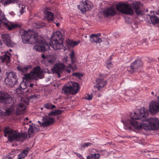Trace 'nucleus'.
<instances>
[{
	"mask_svg": "<svg viewBox=\"0 0 159 159\" xmlns=\"http://www.w3.org/2000/svg\"><path fill=\"white\" fill-rule=\"evenodd\" d=\"M43 110V107H41V111H42V110Z\"/></svg>",
	"mask_w": 159,
	"mask_h": 159,
	"instance_id": "680f3d73",
	"label": "nucleus"
},
{
	"mask_svg": "<svg viewBox=\"0 0 159 159\" xmlns=\"http://www.w3.org/2000/svg\"><path fill=\"white\" fill-rule=\"evenodd\" d=\"M25 85V83L23 82L20 84V87H19L18 88L16 89V92L17 94H20L22 93V92L26 88L25 87V88H23L22 87V86L23 85Z\"/></svg>",
	"mask_w": 159,
	"mask_h": 159,
	"instance_id": "2f4dec72",
	"label": "nucleus"
},
{
	"mask_svg": "<svg viewBox=\"0 0 159 159\" xmlns=\"http://www.w3.org/2000/svg\"><path fill=\"white\" fill-rule=\"evenodd\" d=\"M20 33L23 43H34L37 44L34 46V48L37 51L44 52L49 49L51 47L55 50L63 49L65 51L66 48H64L63 41L64 39L63 35L59 31L54 33L52 35V40L49 44H48L45 41L41 39L38 40V37L34 32L30 30H20Z\"/></svg>",
	"mask_w": 159,
	"mask_h": 159,
	"instance_id": "f257e3e1",
	"label": "nucleus"
},
{
	"mask_svg": "<svg viewBox=\"0 0 159 159\" xmlns=\"http://www.w3.org/2000/svg\"><path fill=\"white\" fill-rule=\"evenodd\" d=\"M31 122V120H30V121H29V123H30Z\"/></svg>",
	"mask_w": 159,
	"mask_h": 159,
	"instance_id": "0e129e2a",
	"label": "nucleus"
},
{
	"mask_svg": "<svg viewBox=\"0 0 159 159\" xmlns=\"http://www.w3.org/2000/svg\"><path fill=\"white\" fill-rule=\"evenodd\" d=\"M19 13L17 14V15H18L19 16H20L21 15L24 13V11H19Z\"/></svg>",
	"mask_w": 159,
	"mask_h": 159,
	"instance_id": "49530a36",
	"label": "nucleus"
},
{
	"mask_svg": "<svg viewBox=\"0 0 159 159\" xmlns=\"http://www.w3.org/2000/svg\"><path fill=\"white\" fill-rule=\"evenodd\" d=\"M85 38H86V37H87V36H85Z\"/></svg>",
	"mask_w": 159,
	"mask_h": 159,
	"instance_id": "69168bd1",
	"label": "nucleus"
},
{
	"mask_svg": "<svg viewBox=\"0 0 159 159\" xmlns=\"http://www.w3.org/2000/svg\"><path fill=\"white\" fill-rule=\"evenodd\" d=\"M136 15L142 16L143 14V11H134Z\"/></svg>",
	"mask_w": 159,
	"mask_h": 159,
	"instance_id": "37998d69",
	"label": "nucleus"
},
{
	"mask_svg": "<svg viewBox=\"0 0 159 159\" xmlns=\"http://www.w3.org/2000/svg\"><path fill=\"white\" fill-rule=\"evenodd\" d=\"M54 60L50 56L47 57V58L42 60V62L44 63L46 66H48L54 63Z\"/></svg>",
	"mask_w": 159,
	"mask_h": 159,
	"instance_id": "412c9836",
	"label": "nucleus"
},
{
	"mask_svg": "<svg viewBox=\"0 0 159 159\" xmlns=\"http://www.w3.org/2000/svg\"><path fill=\"white\" fill-rule=\"evenodd\" d=\"M149 111L153 114H156L159 112V102L152 101L149 104Z\"/></svg>",
	"mask_w": 159,
	"mask_h": 159,
	"instance_id": "2eb2a0df",
	"label": "nucleus"
},
{
	"mask_svg": "<svg viewBox=\"0 0 159 159\" xmlns=\"http://www.w3.org/2000/svg\"><path fill=\"white\" fill-rule=\"evenodd\" d=\"M39 129L34 126L30 125L28 129L29 135L30 138L33 136V134L38 131Z\"/></svg>",
	"mask_w": 159,
	"mask_h": 159,
	"instance_id": "393cba45",
	"label": "nucleus"
},
{
	"mask_svg": "<svg viewBox=\"0 0 159 159\" xmlns=\"http://www.w3.org/2000/svg\"><path fill=\"white\" fill-rule=\"evenodd\" d=\"M14 110V107L13 105L6 107V109H5V115L6 116H9L12 114L13 113Z\"/></svg>",
	"mask_w": 159,
	"mask_h": 159,
	"instance_id": "c85d7f7f",
	"label": "nucleus"
},
{
	"mask_svg": "<svg viewBox=\"0 0 159 159\" xmlns=\"http://www.w3.org/2000/svg\"><path fill=\"white\" fill-rule=\"evenodd\" d=\"M100 157V155L98 153L91 154L87 157V159H99Z\"/></svg>",
	"mask_w": 159,
	"mask_h": 159,
	"instance_id": "473e14b6",
	"label": "nucleus"
},
{
	"mask_svg": "<svg viewBox=\"0 0 159 159\" xmlns=\"http://www.w3.org/2000/svg\"><path fill=\"white\" fill-rule=\"evenodd\" d=\"M159 14V11H157V12L156 11H151L150 14L149 15V16L150 21L153 25L159 24V19L156 16V15Z\"/></svg>",
	"mask_w": 159,
	"mask_h": 159,
	"instance_id": "dca6fc26",
	"label": "nucleus"
},
{
	"mask_svg": "<svg viewBox=\"0 0 159 159\" xmlns=\"http://www.w3.org/2000/svg\"><path fill=\"white\" fill-rule=\"evenodd\" d=\"M27 137V134L26 132L18 133L9 135L8 136V141L12 142L13 141H22Z\"/></svg>",
	"mask_w": 159,
	"mask_h": 159,
	"instance_id": "6e6552de",
	"label": "nucleus"
},
{
	"mask_svg": "<svg viewBox=\"0 0 159 159\" xmlns=\"http://www.w3.org/2000/svg\"><path fill=\"white\" fill-rule=\"evenodd\" d=\"M18 7H19V9H20V10H24V9L25 8V5L21 4H18Z\"/></svg>",
	"mask_w": 159,
	"mask_h": 159,
	"instance_id": "c03bdc74",
	"label": "nucleus"
},
{
	"mask_svg": "<svg viewBox=\"0 0 159 159\" xmlns=\"http://www.w3.org/2000/svg\"><path fill=\"white\" fill-rule=\"evenodd\" d=\"M2 39L8 47L12 46V42L11 40V37L9 34H3L2 35Z\"/></svg>",
	"mask_w": 159,
	"mask_h": 159,
	"instance_id": "a211bd4d",
	"label": "nucleus"
},
{
	"mask_svg": "<svg viewBox=\"0 0 159 159\" xmlns=\"http://www.w3.org/2000/svg\"><path fill=\"white\" fill-rule=\"evenodd\" d=\"M96 82V87L98 91L100 90L101 89L105 86L107 83V81H104L101 78L97 79Z\"/></svg>",
	"mask_w": 159,
	"mask_h": 159,
	"instance_id": "aec40b11",
	"label": "nucleus"
},
{
	"mask_svg": "<svg viewBox=\"0 0 159 159\" xmlns=\"http://www.w3.org/2000/svg\"><path fill=\"white\" fill-rule=\"evenodd\" d=\"M142 62L140 60H135L128 68V70L130 72L140 70L142 66Z\"/></svg>",
	"mask_w": 159,
	"mask_h": 159,
	"instance_id": "9b49d317",
	"label": "nucleus"
},
{
	"mask_svg": "<svg viewBox=\"0 0 159 159\" xmlns=\"http://www.w3.org/2000/svg\"><path fill=\"white\" fill-rule=\"evenodd\" d=\"M38 95L37 94L31 95L28 96V98L29 99L36 100L38 98Z\"/></svg>",
	"mask_w": 159,
	"mask_h": 159,
	"instance_id": "58836bf2",
	"label": "nucleus"
},
{
	"mask_svg": "<svg viewBox=\"0 0 159 159\" xmlns=\"http://www.w3.org/2000/svg\"><path fill=\"white\" fill-rule=\"evenodd\" d=\"M14 130L13 129L11 128L10 127H5L3 130L4 133V136L5 137L7 136V134L9 135H12L14 133Z\"/></svg>",
	"mask_w": 159,
	"mask_h": 159,
	"instance_id": "cd10ccee",
	"label": "nucleus"
},
{
	"mask_svg": "<svg viewBox=\"0 0 159 159\" xmlns=\"http://www.w3.org/2000/svg\"><path fill=\"white\" fill-rule=\"evenodd\" d=\"M122 14L127 15H133L134 14V11H119Z\"/></svg>",
	"mask_w": 159,
	"mask_h": 159,
	"instance_id": "e433bc0d",
	"label": "nucleus"
},
{
	"mask_svg": "<svg viewBox=\"0 0 159 159\" xmlns=\"http://www.w3.org/2000/svg\"><path fill=\"white\" fill-rule=\"evenodd\" d=\"M100 36L101 34L100 33L97 34H91L90 36V41L92 43H99L102 41L101 39L98 37Z\"/></svg>",
	"mask_w": 159,
	"mask_h": 159,
	"instance_id": "6ab92c4d",
	"label": "nucleus"
},
{
	"mask_svg": "<svg viewBox=\"0 0 159 159\" xmlns=\"http://www.w3.org/2000/svg\"><path fill=\"white\" fill-rule=\"evenodd\" d=\"M72 75L73 76H75V77L78 78L79 79H80L81 78V77L83 76V75L79 73H74L72 74Z\"/></svg>",
	"mask_w": 159,
	"mask_h": 159,
	"instance_id": "79ce46f5",
	"label": "nucleus"
},
{
	"mask_svg": "<svg viewBox=\"0 0 159 159\" xmlns=\"http://www.w3.org/2000/svg\"><path fill=\"white\" fill-rule=\"evenodd\" d=\"M43 121L41 122L39 120L38 121L39 124L43 127H48L53 124L55 121L54 118L50 117L48 116H45L43 117Z\"/></svg>",
	"mask_w": 159,
	"mask_h": 159,
	"instance_id": "4468645a",
	"label": "nucleus"
},
{
	"mask_svg": "<svg viewBox=\"0 0 159 159\" xmlns=\"http://www.w3.org/2000/svg\"><path fill=\"white\" fill-rule=\"evenodd\" d=\"M152 93V95H154V92H152V93Z\"/></svg>",
	"mask_w": 159,
	"mask_h": 159,
	"instance_id": "4d7b16f0",
	"label": "nucleus"
},
{
	"mask_svg": "<svg viewBox=\"0 0 159 159\" xmlns=\"http://www.w3.org/2000/svg\"><path fill=\"white\" fill-rule=\"evenodd\" d=\"M7 77L5 79L6 84L10 86H13L17 83V78L16 73L12 71L6 73Z\"/></svg>",
	"mask_w": 159,
	"mask_h": 159,
	"instance_id": "0eeeda50",
	"label": "nucleus"
},
{
	"mask_svg": "<svg viewBox=\"0 0 159 159\" xmlns=\"http://www.w3.org/2000/svg\"><path fill=\"white\" fill-rule=\"evenodd\" d=\"M29 151V148L23 150L17 156V159H23L24 158L28 155Z\"/></svg>",
	"mask_w": 159,
	"mask_h": 159,
	"instance_id": "a878e982",
	"label": "nucleus"
},
{
	"mask_svg": "<svg viewBox=\"0 0 159 159\" xmlns=\"http://www.w3.org/2000/svg\"><path fill=\"white\" fill-rule=\"evenodd\" d=\"M62 112V111L61 110L55 109L53 111H51L48 114L50 116H54L57 115H60Z\"/></svg>",
	"mask_w": 159,
	"mask_h": 159,
	"instance_id": "72a5a7b5",
	"label": "nucleus"
},
{
	"mask_svg": "<svg viewBox=\"0 0 159 159\" xmlns=\"http://www.w3.org/2000/svg\"><path fill=\"white\" fill-rule=\"evenodd\" d=\"M44 19L50 22L52 21L54 18V14L49 11H44Z\"/></svg>",
	"mask_w": 159,
	"mask_h": 159,
	"instance_id": "4be33fe9",
	"label": "nucleus"
},
{
	"mask_svg": "<svg viewBox=\"0 0 159 159\" xmlns=\"http://www.w3.org/2000/svg\"><path fill=\"white\" fill-rule=\"evenodd\" d=\"M31 92L32 89L31 88L28 89L26 91V93H30Z\"/></svg>",
	"mask_w": 159,
	"mask_h": 159,
	"instance_id": "de8ad7c7",
	"label": "nucleus"
},
{
	"mask_svg": "<svg viewBox=\"0 0 159 159\" xmlns=\"http://www.w3.org/2000/svg\"><path fill=\"white\" fill-rule=\"evenodd\" d=\"M92 97L93 96L92 94H86L84 96V98L88 100H90L92 99Z\"/></svg>",
	"mask_w": 159,
	"mask_h": 159,
	"instance_id": "ea45409f",
	"label": "nucleus"
},
{
	"mask_svg": "<svg viewBox=\"0 0 159 159\" xmlns=\"http://www.w3.org/2000/svg\"><path fill=\"white\" fill-rule=\"evenodd\" d=\"M75 154L76 155V156L79 157L80 159H82V156L81 154H79L77 152H75Z\"/></svg>",
	"mask_w": 159,
	"mask_h": 159,
	"instance_id": "a18cd8bd",
	"label": "nucleus"
},
{
	"mask_svg": "<svg viewBox=\"0 0 159 159\" xmlns=\"http://www.w3.org/2000/svg\"><path fill=\"white\" fill-rule=\"evenodd\" d=\"M25 120H28V117H26L25 118Z\"/></svg>",
	"mask_w": 159,
	"mask_h": 159,
	"instance_id": "13d9d810",
	"label": "nucleus"
},
{
	"mask_svg": "<svg viewBox=\"0 0 159 159\" xmlns=\"http://www.w3.org/2000/svg\"><path fill=\"white\" fill-rule=\"evenodd\" d=\"M18 0H1L0 2L3 5L6 6L11 3H18Z\"/></svg>",
	"mask_w": 159,
	"mask_h": 159,
	"instance_id": "7c9ffc66",
	"label": "nucleus"
},
{
	"mask_svg": "<svg viewBox=\"0 0 159 159\" xmlns=\"http://www.w3.org/2000/svg\"><path fill=\"white\" fill-rule=\"evenodd\" d=\"M132 7L135 10L141 9V5L140 2H135L132 4Z\"/></svg>",
	"mask_w": 159,
	"mask_h": 159,
	"instance_id": "f704fd0d",
	"label": "nucleus"
},
{
	"mask_svg": "<svg viewBox=\"0 0 159 159\" xmlns=\"http://www.w3.org/2000/svg\"><path fill=\"white\" fill-rule=\"evenodd\" d=\"M157 99L158 100V101H159V96L157 97Z\"/></svg>",
	"mask_w": 159,
	"mask_h": 159,
	"instance_id": "052dcab7",
	"label": "nucleus"
},
{
	"mask_svg": "<svg viewBox=\"0 0 159 159\" xmlns=\"http://www.w3.org/2000/svg\"><path fill=\"white\" fill-rule=\"evenodd\" d=\"M43 71L41 70V67L38 66L34 68L33 71L28 74H25L24 78L26 80L37 78L42 79L44 76L43 75Z\"/></svg>",
	"mask_w": 159,
	"mask_h": 159,
	"instance_id": "20e7f679",
	"label": "nucleus"
},
{
	"mask_svg": "<svg viewBox=\"0 0 159 159\" xmlns=\"http://www.w3.org/2000/svg\"><path fill=\"white\" fill-rule=\"evenodd\" d=\"M2 44V42L0 40V45H1Z\"/></svg>",
	"mask_w": 159,
	"mask_h": 159,
	"instance_id": "bf43d9fd",
	"label": "nucleus"
},
{
	"mask_svg": "<svg viewBox=\"0 0 159 159\" xmlns=\"http://www.w3.org/2000/svg\"><path fill=\"white\" fill-rule=\"evenodd\" d=\"M109 59H110V60H109L110 61V60H111L112 59L111 57H110V58H109Z\"/></svg>",
	"mask_w": 159,
	"mask_h": 159,
	"instance_id": "e2e57ef3",
	"label": "nucleus"
},
{
	"mask_svg": "<svg viewBox=\"0 0 159 159\" xmlns=\"http://www.w3.org/2000/svg\"><path fill=\"white\" fill-rule=\"evenodd\" d=\"M87 11H81L82 13V14H84L85 13V12Z\"/></svg>",
	"mask_w": 159,
	"mask_h": 159,
	"instance_id": "864d4df0",
	"label": "nucleus"
},
{
	"mask_svg": "<svg viewBox=\"0 0 159 159\" xmlns=\"http://www.w3.org/2000/svg\"><path fill=\"white\" fill-rule=\"evenodd\" d=\"M13 100L10 95L5 93H1L0 95V102L4 104H9L13 102Z\"/></svg>",
	"mask_w": 159,
	"mask_h": 159,
	"instance_id": "ddd939ff",
	"label": "nucleus"
},
{
	"mask_svg": "<svg viewBox=\"0 0 159 159\" xmlns=\"http://www.w3.org/2000/svg\"><path fill=\"white\" fill-rule=\"evenodd\" d=\"M50 9L48 8H47V7H46V10H50Z\"/></svg>",
	"mask_w": 159,
	"mask_h": 159,
	"instance_id": "6e6d98bb",
	"label": "nucleus"
},
{
	"mask_svg": "<svg viewBox=\"0 0 159 159\" xmlns=\"http://www.w3.org/2000/svg\"><path fill=\"white\" fill-rule=\"evenodd\" d=\"M148 115V110L144 107L141 108L139 115L136 113H134L130 114V118L127 120V127L130 129L132 127L135 129L140 130L142 128H144V124L140 123L136 120H139L145 121H148L150 128L152 130H156L159 128V120L156 118H150L147 119V117Z\"/></svg>",
	"mask_w": 159,
	"mask_h": 159,
	"instance_id": "f03ea898",
	"label": "nucleus"
},
{
	"mask_svg": "<svg viewBox=\"0 0 159 159\" xmlns=\"http://www.w3.org/2000/svg\"><path fill=\"white\" fill-rule=\"evenodd\" d=\"M15 114L20 115L22 114L25 110V106L22 103H20L15 105Z\"/></svg>",
	"mask_w": 159,
	"mask_h": 159,
	"instance_id": "f3484780",
	"label": "nucleus"
},
{
	"mask_svg": "<svg viewBox=\"0 0 159 159\" xmlns=\"http://www.w3.org/2000/svg\"><path fill=\"white\" fill-rule=\"evenodd\" d=\"M115 6L116 7V10H133L130 4L122 2H120L115 5L113 4L110 7H107V10H115Z\"/></svg>",
	"mask_w": 159,
	"mask_h": 159,
	"instance_id": "1a4fd4ad",
	"label": "nucleus"
},
{
	"mask_svg": "<svg viewBox=\"0 0 159 159\" xmlns=\"http://www.w3.org/2000/svg\"><path fill=\"white\" fill-rule=\"evenodd\" d=\"M156 159H159V158H156Z\"/></svg>",
	"mask_w": 159,
	"mask_h": 159,
	"instance_id": "774afa93",
	"label": "nucleus"
},
{
	"mask_svg": "<svg viewBox=\"0 0 159 159\" xmlns=\"http://www.w3.org/2000/svg\"><path fill=\"white\" fill-rule=\"evenodd\" d=\"M93 7V3L91 2L86 0L83 2H81L77 6L78 9L79 10H91Z\"/></svg>",
	"mask_w": 159,
	"mask_h": 159,
	"instance_id": "f8f14e48",
	"label": "nucleus"
},
{
	"mask_svg": "<svg viewBox=\"0 0 159 159\" xmlns=\"http://www.w3.org/2000/svg\"><path fill=\"white\" fill-rule=\"evenodd\" d=\"M115 6L116 7V10H133L130 4L122 2H120L115 5L113 4L110 7H107V10H115Z\"/></svg>",
	"mask_w": 159,
	"mask_h": 159,
	"instance_id": "9d476101",
	"label": "nucleus"
},
{
	"mask_svg": "<svg viewBox=\"0 0 159 159\" xmlns=\"http://www.w3.org/2000/svg\"><path fill=\"white\" fill-rule=\"evenodd\" d=\"M34 86V84L33 83H31L30 84V87H33Z\"/></svg>",
	"mask_w": 159,
	"mask_h": 159,
	"instance_id": "3c124183",
	"label": "nucleus"
},
{
	"mask_svg": "<svg viewBox=\"0 0 159 159\" xmlns=\"http://www.w3.org/2000/svg\"><path fill=\"white\" fill-rule=\"evenodd\" d=\"M4 159H11V158H10L9 156H7L6 157H4Z\"/></svg>",
	"mask_w": 159,
	"mask_h": 159,
	"instance_id": "09e8293b",
	"label": "nucleus"
},
{
	"mask_svg": "<svg viewBox=\"0 0 159 159\" xmlns=\"http://www.w3.org/2000/svg\"><path fill=\"white\" fill-rule=\"evenodd\" d=\"M56 25L57 27H59L60 26V24L59 23H57L56 24Z\"/></svg>",
	"mask_w": 159,
	"mask_h": 159,
	"instance_id": "5fc2aeb1",
	"label": "nucleus"
},
{
	"mask_svg": "<svg viewBox=\"0 0 159 159\" xmlns=\"http://www.w3.org/2000/svg\"><path fill=\"white\" fill-rule=\"evenodd\" d=\"M107 67L109 69L111 68L112 66V65L111 64V60H108L106 63Z\"/></svg>",
	"mask_w": 159,
	"mask_h": 159,
	"instance_id": "a19ab883",
	"label": "nucleus"
},
{
	"mask_svg": "<svg viewBox=\"0 0 159 159\" xmlns=\"http://www.w3.org/2000/svg\"><path fill=\"white\" fill-rule=\"evenodd\" d=\"M42 57L43 58V59H44L45 58H46V57H45V55L44 54H42Z\"/></svg>",
	"mask_w": 159,
	"mask_h": 159,
	"instance_id": "8fccbe9b",
	"label": "nucleus"
},
{
	"mask_svg": "<svg viewBox=\"0 0 159 159\" xmlns=\"http://www.w3.org/2000/svg\"><path fill=\"white\" fill-rule=\"evenodd\" d=\"M116 11H103L100 12V14H102L104 17L112 16L116 14Z\"/></svg>",
	"mask_w": 159,
	"mask_h": 159,
	"instance_id": "5701e85b",
	"label": "nucleus"
},
{
	"mask_svg": "<svg viewBox=\"0 0 159 159\" xmlns=\"http://www.w3.org/2000/svg\"><path fill=\"white\" fill-rule=\"evenodd\" d=\"M10 14H11L13 16H14V15H15V14H14V12L13 11H12L11 12H10Z\"/></svg>",
	"mask_w": 159,
	"mask_h": 159,
	"instance_id": "603ef678",
	"label": "nucleus"
},
{
	"mask_svg": "<svg viewBox=\"0 0 159 159\" xmlns=\"http://www.w3.org/2000/svg\"><path fill=\"white\" fill-rule=\"evenodd\" d=\"M79 88V84L77 82H73L72 86L65 85L62 88V92L66 95L75 94L77 93Z\"/></svg>",
	"mask_w": 159,
	"mask_h": 159,
	"instance_id": "39448f33",
	"label": "nucleus"
},
{
	"mask_svg": "<svg viewBox=\"0 0 159 159\" xmlns=\"http://www.w3.org/2000/svg\"><path fill=\"white\" fill-rule=\"evenodd\" d=\"M31 68V66L30 65L19 66H17V69L22 73H26Z\"/></svg>",
	"mask_w": 159,
	"mask_h": 159,
	"instance_id": "b1692460",
	"label": "nucleus"
},
{
	"mask_svg": "<svg viewBox=\"0 0 159 159\" xmlns=\"http://www.w3.org/2000/svg\"><path fill=\"white\" fill-rule=\"evenodd\" d=\"M69 56L70 58L66 57L63 59L64 63H66L68 66L66 67L63 64H57L55 66L51 69L52 73L57 74L58 77H61L60 74L63 72H66L70 74L71 71H73L76 68V66L75 64L76 60L75 53L73 50L70 51Z\"/></svg>",
	"mask_w": 159,
	"mask_h": 159,
	"instance_id": "7ed1b4c3",
	"label": "nucleus"
},
{
	"mask_svg": "<svg viewBox=\"0 0 159 159\" xmlns=\"http://www.w3.org/2000/svg\"><path fill=\"white\" fill-rule=\"evenodd\" d=\"M148 11L147 10V11H146L147 12H148Z\"/></svg>",
	"mask_w": 159,
	"mask_h": 159,
	"instance_id": "338daca9",
	"label": "nucleus"
},
{
	"mask_svg": "<svg viewBox=\"0 0 159 159\" xmlns=\"http://www.w3.org/2000/svg\"><path fill=\"white\" fill-rule=\"evenodd\" d=\"M1 22L3 23L5 27L9 30H11L20 27V25L17 24H13L12 23H9L2 11L0 12V25Z\"/></svg>",
	"mask_w": 159,
	"mask_h": 159,
	"instance_id": "423d86ee",
	"label": "nucleus"
},
{
	"mask_svg": "<svg viewBox=\"0 0 159 159\" xmlns=\"http://www.w3.org/2000/svg\"><path fill=\"white\" fill-rule=\"evenodd\" d=\"M91 144L89 142L83 143L80 145V148L82 149L83 148H87Z\"/></svg>",
	"mask_w": 159,
	"mask_h": 159,
	"instance_id": "4c0bfd02",
	"label": "nucleus"
},
{
	"mask_svg": "<svg viewBox=\"0 0 159 159\" xmlns=\"http://www.w3.org/2000/svg\"><path fill=\"white\" fill-rule=\"evenodd\" d=\"M80 40L78 41H75L70 40H66V43L70 47H74L80 43Z\"/></svg>",
	"mask_w": 159,
	"mask_h": 159,
	"instance_id": "c756f323",
	"label": "nucleus"
},
{
	"mask_svg": "<svg viewBox=\"0 0 159 159\" xmlns=\"http://www.w3.org/2000/svg\"><path fill=\"white\" fill-rule=\"evenodd\" d=\"M43 107L48 109H53L56 108V106L52 104L50 102L45 103L43 106Z\"/></svg>",
	"mask_w": 159,
	"mask_h": 159,
	"instance_id": "c9c22d12",
	"label": "nucleus"
},
{
	"mask_svg": "<svg viewBox=\"0 0 159 159\" xmlns=\"http://www.w3.org/2000/svg\"><path fill=\"white\" fill-rule=\"evenodd\" d=\"M9 53L7 52L4 54L3 56L0 57L1 60L3 62L8 63L10 61V57L9 55Z\"/></svg>",
	"mask_w": 159,
	"mask_h": 159,
	"instance_id": "bb28decb",
	"label": "nucleus"
}]
</instances>
